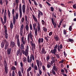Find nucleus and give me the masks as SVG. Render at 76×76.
Wrapping results in <instances>:
<instances>
[{
    "mask_svg": "<svg viewBox=\"0 0 76 76\" xmlns=\"http://www.w3.org/2000/svg\"><path fill=\"white\" fill-rule=\"evenodd\" d=\"M31 66H30L29 67V68L27 69L28 72H29V71H30V70H31Z\"/></svg>",
    "mask_w": 76,
    "mask_h": 76,
    "instance_id": "obj_48",
    "label": "nucleus"
},
{
    "mask_svg": "<svg viewBox=\"0 0 76 76\" xmlns=\"http://www.w3.org/2000/svg\"><path fill=\"white\" fill-rule=\"evenodd\" d=\"M5 40L6 42L5 45H6V46H7V47H9V42H7L6 39H5Z\"/></svg>",
    "mask_w": 76,
    "mask_h": 76,
    "instance_id": "obj_26",
    "label": "nucleus"
},
{
    "mask_svg": "<svg viewBox=\"0 0 76 76\" xmlns=\"http://www.w3.org/2000/svg\"><path fill=\"white\" fill-rule=\"evenodd\" d=\"M56 55L57 58H60V56H59V55L58 54H56Z\"/></svg>",
    "mask_w": 76,
    "mask_h": 76,
    "instance_id": "obj_53",
    "label": "nucleus"
},
{
    "mask_svg": "<svg viewBox=\"0 0 76 76\" xmlns=\"http://www.w3.org/2000/svg\"><path fill=\"white\" fill-rule=\"evenodd\" d=\"M36 62L37 64V66L38 67H39V61L38 60H36Z\"/></svg>",
    "mask_w": 76,
    "mask_h": 76,
    "instance_id": "obj_30",
    "label": "nucleus"
},
{
    "mask_svg": "<svg viewBox=\"0 0 76 76\" xmlns=\"http://www.w3.org/2000/svg\"><path fill=\"white\" fill-rule=\"evenodd\" d=\"M1 22L3 24V25H4V23H5L4 21V22H3V19H2V18H1Z\"/></svg>",
    "mask_w": 76,
    "mask_h": 76,
    "instance_id": "obj_42",
    "label": "nucleus"
},
{
    "mask_svg": "<svg viewBox=\"0 0 76 76\" xmlns=\"http://www.w3.org/2000/svg\"><path fill=\"white\" fill-rule=\"evenodd\" d=\"M18 74L19 76H22V73H21V72H20V71H18Z\"/></svg>",
    "mask_w": 76,
    "mask_h": 76,
    "instance_id": "obj_35",
    "label": "nucleus"
},
{
    "mask_svg": "<svg viewBox=\"0 0 76 76\" xmlns=\"http://www.w3.org/2000/svg\"><path fill=\"white\" fill-rule=\"evenodd\" d=\"M6 10H5V12L4 14V23H6V20L7 19V18H6Z\"/></svg>",
    "mask_w": 76,
    "mask_h": 76,
    "instance_id": "obj_7",
    "label": "nucleus"
},
{
    "mask_svg": "<svg viewBox=\"0 0 76 76\" xmlns=\"http://www.w3.org/2000/svg\"><path fill=\"white\" fill-rule=\"evenodd\" d=\"M64 69L65 70V71L66 73H67L68 71L67 69L66 68H64Z\"/></svg>",
    "mask_w": 76,
    "mask_h": 76,
    "instance_id": "obj_59",
    "label": "nucleus"
},
{
    "mask_svg": "<svg viewBox=\"0 0 76 76\" xmlns=\"http://www.w3.org/2000/svg\"><path fill=\"white\" fill-rule=\"evenodd\" d=\"M22 54V51L19 49L17 50V56H19V54L20 56H21Z\"/></svg>",
    "mask_w": 76,
    "mask_h": 76,
    "instance_id": "obj_9",
    "label": "nucleus"
},
{
    "mask_svg": "<svg viewBox=\"0 0 76 76\" xmlns=\"http://www.w3.org/2000/svg\"><path fill=\"white\" fill-rule=\"evenodd\" d=\"M25 28L27 32H28V31H29V26H28V25H26V26Z\"/></svg>",
    "mask_w": 76,
    "mask_h": 76,
    "instance_id": "obj_20",
    "label": "nucleus"
},
{
    "mask_svg": "<svg viewBox=\"0 0 76 76\" xmlns=\"http://www.w3.org/2000/svg\"><path fill=\"white\" fill-rule=\"evenodd\" d=\"M52 70V73H53V75H56V72H55L54 70H53V69Z\"/></svg>",
    "mask_w": 76,
    "mask_h": 76,
    "instance_id": "obj_38",
    "label": "nucleus"
},
{
    "mask_svg": "<svg viewBox=\"0 0 76 76\" xmlns=\"http://www.w3.org/2000/svg\"><path fill=\"white\" fill-rule=\"evenodd\" d=\"M4 66L5 72L7 74L8 72V67L7 66V62L6 61H4Z\"/></svg>",
    "mask_w": 76,
    "mask_h": 76,
    "instance_id": "obj_4",
    "label": "nucleus"
},
{
    "mask_svg": "<svg viewBox=\"0 0 76 76\" xmlns=\"http://www.w3.org/2000/svg\"><path fill=\"white\" fill-rule=\"evenodd\" d=\"M15 3L16 4H18L19 3V0H15Z\"/></svg>",
    "mask_w": 76,
    "mask_h": 76,
    "instance_id": "obj_60",
    "label": "nucleus"
},
{
    "mask_svg": "<svg viewBox=\"0 0 76 76\" xmlns=\"http://www.w3.org/2000/svg\"><path fill=\"white\" fill-rule=\"evenodd\" d=\"M24 45L23 44H21L20 45V47L21 50H23L24 49Z\"/></svg>",
    "mask_w": 76,
    "mask_h": 76,
    "instance_id": "obj_21",
    "label": "nucleus"
},
{
    "mask_svg": "<svg viewBox=\"0 0 76 76\" xmlns=\"http://www.w3.org/2000/svg\"><path fill=\"white\" fill-rule=\"evenodd\" d=\"M23 61H24V62L25 63H26V61H27V59H26V57H24L23 58Z\"/></svg>",
    "mask_w": 76,
    "mask_h": 76,
    "instance_id": "obj_33",
    "label": "nucleus"
},
{
    "mask_svg": "<svg viewBox=\"0 0 76 76\" xmlns=\"http://www.w3.org/2000/svg\"><path fill=\"white\" fill-rule=\"evenodd\" d=\"M59 38V37L57 36L54 37V39L56 41H57L58 40Z\"/></svg>",
    "mask_w": 76,
    "mask_h": 76,
    "instance_id": "obj_27",
    "label": "nucleus"
},
{
    "mask_svg": "<svg viewBox=\"0 0 76 76\" xmlns=\"http://www.w3.org/2000/svg\"><path fill=\"white\" fill-rule=\"evenodd\" d=\"M69 42H73V40L71 39H69Z\"/></svg>",
    "mask_w": 76,
    "mask_h": 76,
    "instance_id": "obj_52",
    "label": "nucleus"
},
{
    "mask_svg": "<svg viewBox=\"0 0 76 76\" xmlns=\"http://www.w3.org/2000/svg\"><path fill=\"white\" fill-rule=\"evenodd\" d=\"M15 45V42H11L10 46L11 47H14Z\"/></svg>",
    "mask_w": 76,
    "mask_h": 76,
    "instance_id": "obj_15",
    "label": "nucleus"
},
{
    "mask_svg": "<svg viewBox=\"0 0 76 76\" xmlns=\"http://www.w3.org/2000/svg\"><path fill=\"white\" fill-rule=\"evenodd\" d=\"M25 20L26 22H28V19L27 18V16H26V15L25 16Z\"/></svg>",
    "mask_w": 76,
    "mask_h": 76,
    "instance_id": "obj_49",
    "label": "nucleus"
},
{
    "mask_svg": "<svg viewBox=\"0 0 76 76\" xmlns=\"http://www.w3.org/2000/svg\"><path fill=\"white\" fill-rule=\"evenodd\" d=\"M47 66L48 68H50V67H51V65H50V64H48Z\"/></svg>",
    "mask_w": 76,
    "mask_h": 76,
    "instance_id": "obj_61",
    "label": "nucleus"
},
{
    "mask_svg": "<svg viewBox=\"0 0 76 76\" xmlns=\"http://www.w3.org/2000/svg\"><path fill=\"white\" fill-rule=\"evenodd\" d=\"M26 8V6L25 5H23L22 6V9L23 12V13H25V9Z\"/></svg>",
    "mask_w": 76,
    "mask_h": 76,
    "instance_id": "obj_10",
    "label": "nucleus"
},
{
    "mask_svg": "<svg viewBox=\"0 0 76 76\" xmlns=\"http://www.w3.org/2000/svg\"><path fill=\"white\" fill-rule=\"evenodd\" d=\"M52 61H51V64H53V63H55V59H54V58L52 57L51 58Z\"/></svg>",
    "mask_w": 76,
    "mask_h": 76,
    "instance_id": "obj_17",
    "label": "nucleus"
},
{
    "mask_svg": "<svg viewBox=\"0 0 76 76\" xmlns=\"http://www.w3.org/2000/svg\"><path fill=\"white\" fill-rule=\"evenodd\" d=\"M23 29V25L22 24L20 28V30L22 31Z\"/></svg>",
    "mask_w": 76,
    "mask_h": 76,
    "instance_id": "obj_36",
    "label": "nucleus"
},
{
    "mask_svg": "<svg viewBox=\"0 0 76 76\" xmlns=\"http://www.w3.org/2000/svg\"><path fill=\"white\" fill-rule=\"evenodd\" d=\"M0 4L1 5H3V1H2V0H0Z\"/></svg>",
    "mask_w": 76,
    "mask_h": 76,
    "instance_id": "obj_64",
    "label": "nucleus"
},
{
    "mask_svg": "<svg viewBox=\"0 0 76 76\" xmlns=\"http://www.w3.org/2000/svg\"><path fill=\"white\" fill-rule=\"evenodd\" d=\"M49 59H50V56H47L46 58V60L47 61H48V60H49Z\"/></svg>",
    "mask_w": 76,
    "mask_h": 76,
    "instance_id": "obj_46",
    "label": "nucleus"
},
{
    "mask_svg": "<svg viewBox=\"0 0 76 76\" xmlns=\"http://www.w3.org/2000/svg\"><path fill=\"white\" fill-rule=\"evenodd\" d=\"M29 46L28 45L27 46L25 51V50H23V54H24L26 56H28V52H29Z\"/></svg>",
    "mask_w": 76,
    "mask_h": 76,
    "instance_id": "obj_3",
    "label": "nucleus"
},
{
    "mask_svg": "<svg viewBox=\"0 0 76 76\" xmlns=\"http://www.w3.org/2000/svg\"><path fill=\"white\" fill-rule=\"evenodd\" d=\"M64 35H66V31L65 30H64Z\"/></svg>",
    "mask_w": 76,
    "mask_h": 76,
    "instance_id": "obj_62",
    "label": "nucleus"
},
{
    "mask_svg": "<svg viewBox=\"0 0 76 76\" xmlns=\"http://www.w3.org/2000/svg\"><path fill=\"white\" fill-rule=\"evenodd\" d=\"M34 68L35 70H38V67H37V65H35Z\"/></svg>",
    "mask_w": 76,
    "mask_h": 76,
    "instance_id": "obj_31",
    "label": "nucleus"
},
{
    "mask_svg": "<svg viewBox=\"0 0 76 76\" xmlns=\"http://www.w3.org/2000/svg\"><path fill=\"white\" fill-rule=\"evenodd\" d=\"M34 61L35 60V58H34V56L33 55H31L30 57V58H29V56H27V62L28 63H31L32 62V59Z\"/></svg>",
    "mask_w": 76,
    "mask_h": 76,
    "instance_id": "obj_1",
    "label": "nucleus"
},
{
    "mask_svg": "<svg viewBox=\"0 0 76 76\" xmlns=\"http://www.w3.org/2000/svg\"><path fill=\"white\" fill-rule=\"evenodd\" d=\"M10 53H11V48H10L9 49H8L7 50V54L8 56L10 54Z\"/></svg>",
    "mask_w": 76,
    "mask_h": 76,
    "instance_id": "obj_16",
    "label": "nucleus"
},
{
    "mask_svg": "<svg viewBox=\"0 0 76 76\" xmlns=\"http://www.w3.org/2000/svg\"><path fill=\"white\" fill-rule=\"evenodd\" d=\"M34 31L35 36H37V35H38V33L37 32V28H36V30H35Z\"/></svg>",
    "mask_w": 76,
    "mask_h": 76,
    "instance_id": "obj_23",
    "label": "nucleus"
},
{
    "mask_svg": "<svg viewBox=\"0 0 76 76\" xmlns=\"http://www.w3.org/2000/svg\"><path fill=\"white\" fill-rule=\"evenodd\" d=\"M43 41H44V39H43V38H39L38 40V42L39 44H41V42H42V43Z\"/></svg>",
    "mask_w": 76,
    "mask_h": 76,
    "instance_id": "obj_11",
    "label": "nucleus"
},
{
    "mask_svg": "<svg viewBox=\"0 0 76 76\" xmlns=\"http://www.w3.org/2000/svg\"><path fill=\"white\" fill-rule=\"evenodd\" d=\"M50 53L52 54H54L55 55H56V53H57V50L56 49H54L53 50H51Z\"/></svg>",
    "mask_w": 76,
    "mask_h": 76,
    "instance_id": "obj_14",
    "label": "nucleus"
},
{
    "mask_svg": "<svg viewBox=\"0 0 76 76\" xmlns=\"http://www.w3.org/2000/svg\"><path fill=\"white\" fill-rule=\"evenodd\" d=\"M42 53H40L41 54H46V52L44 48L42 49Z\"/></svg>",
    "mask_w": 76,
    "mask_h": 76,
    "instance_id": "obj_13",
    "label": "nucleus"
},
{
    "mask_svg": "<svg viewBox=\"0 0 76 76\" xmlns=\"http://www.w3.org/2000/svg\"><path fill=\"white\" fill-rule=\"evenodd\" d=\"M20 34L21 37H23V30H20Z\"/></svg>",
    "mask_w": 76,
    "mask_h": 76,
    "instance_id": "obj_24",
    "label": "nucleus"
},
{
    "mask_svg": "<svg viewBox=\"0 0 76 76\" xmlns=\"http://www.w3.org/2000/svg\"><path fill=\"white\" fill-rule=\"evenodd\" d=\"M13 23L14 25L15 24V22H16V19H15V16H13Z\"/></svg>",
    "mask_w": 76,
    "mask_h": 76,
    "instance_id": "obj_18",
    "label": "nucleus"
},
{
    "mask_svg": "<svg viewBox=\"0 0 76 76\" xmlns=\"http://www.w3.org/2000/svg\"><path fill=\"white\" fill-rule=\"evenodd\" d=\"M21 41L22 42V44L25 45L26 44V40H24V37H22L21 39Z\"/></svg>",
    "mask_w": 76,
    "mask_h": 76,
    "instance_id": "obj_8",
    "label": "nucleus"
},
{
    "mask_svg": "<svg viewBox=\"0 0 76 76\" xmlns=\"http://www.w3.org/2000/svg\"><path fill=\"white\" fill-rule=\"evenodd\" d=\"M8 47H8V46H7L5 45V48H4L5 50H7V48H8Z\"/></svg>",
    "mask_w": 76,
    "mask_h": 76,
    "instance_id": "obj_58",
    "label": "nucleus"
},
{
    "mask_svg": "<svg viewBox=\"0 0 76 76\" xmlns=\"http://www.w3.org/2000/svg\"><path fill=\"white\" fill-rule=\"evenodd\" d=\"M57 45H56L54 47V50H57V47H58Z\"/></svg>",
    "mask_w": 76,
    "mask_h": 76,
    "instance_id": "obj_43",
    "label": "nucleus"
},
{
    "mask_svg": "<svg viewBox=\"0 0 76 76\" xmlns=\"http://www.w3.org/2000/svg\"><path fill=\"white\" fill-rule=\"evenodd\" d=\"M43 30L44 31V32H47V29L46 28H45V27H43Z\"/></svg>",
    "mask_w": 76,
    "mask_h": 76,
    "instance_id": "obj_34",
    "label": "nucleus"
},
{
    "mask_svg": "<svg viewBox=\"0 0 76 76\" xmlns=\"http://www.w3.org/2000/svg\"><path fill=\"white\" fill-rule=\"evenodd\" d=\"M8 16L9 17H10V11H8Z\"/></svg>",
    "mask_w": 76,
    "mask_h": 76,
    "instance_id": "obj_56",
    "label": "nucleus"
},
{
    "mask_svg": "<svg viewBox=\"0 0 76 76\" xmlns=\"http://www.w3.org/2000/svg\"><path fill=\"white\" fill-rule=\"evenodd\" d=\"M32 17H33V19H34V20L35 22H38L37 19V18H36L35 17L34 15H33Z\"/></svg>",
    "mask_w": 76,
    "mask_h": 76,
    "instance_id": "obj_19",
    "label": "nucleus"
},
{
    "mask_svg": "<svg viewBox=\"0 0 76 76\" xmlns=\"http://www.w3.org/2000/svg\"><path fill=\"white\" fill-rule=\"evenodd\" d=\"M6 2V6H8L7 4H9V2L7 1V0H5Z\"/></svg>",
    "mask_w": 76,
    "mask_h": 76,
    "instance_id": "obj_41",
    "label": "nucleus"
},
{
    "mask_svg": "<svg viewBox=\"0 0 76 76\" xmlns=\"http://www.w3.org/2000/svg\"><path fill=\"white\" fill-rule=\"evenodd\" d=\"M15 19H18V14L17 13L15 15Z\"/></svg>",
    "mask_w": 76,
    "mask_h": 76,
    "instance_id": "obj_44",
    "label": "nucleus"
},
{
    "mask_svg": "<svg viewBox=\"0 0 76 76\" xmlns=\"http://www.w3.org/2000/svg\"><path fill=\"white\" fill-rule=\"evenodd\" d=\"M53 24L54 26V28H56V23H53Z\"/></svg>",
    "mask_w": 76,
    "mask_h": 76,
    "instance_id": "obj_47",
    "label": "nucleus"
},
{
    "mask_svg": "<svg viewBox=\"0 0 76 76\" xmlns=\"http://www.w3.org/2000/svg\"><path fill=\"white\" fill-rule=\"evenodd\" d=\"M30 28L31 31H32V25L31 24L30 25Z\"/></svg>",
    "mask_w": 76,
    "mask_h": 76,
    "instance_id": "obj_51",
    "label": "nucleus"
},
{
    "mask_svg": "<svg viewBox=\"0 0 76 76\" xmlns=\"http://www.w3.org/2000/svg\"><path fill=\"white\" fill-rule=\"evenodd\" d=\"M13 23H11L10 25V28L11 29H12V28H13Z\"/></svg>",
    "mask_w": 76,
    "mask_h": 76,
    "instance_id": "obj_40",
    "label": "nucleus"
},
{
    "mask_svg": "<svg viewBox=\"0 0 76 76\" xmlns=\"http://www.w3.org/2000/svg\"><path fill=\"white\" fill-rule=\"evenodd\" d=\"M33 35L32 34V32L31 31H30L29 33L28 34V42H29V40L30 39L32 41H33Z\"/></svg>",
    "mask_w": 76,
    "mask_h": 76,
    "instance_id": "obj_2",
    "label": "nucleus"
},
{
    "mask_svg": "<svg viewBox=\"0 0 76 76\" xmlns=\"http://www.w3.org/2000/svg\"><path fill=\"white\" fill-rule=\"evenodd\" d=\"M17 44L19 47H20V42L19 40H17Z\"/></svg>",
    "mask_w": 76,
    "mask_h": 76,
    "instance_id": "obj_29",
    "label": "nucleus"
},
{
    "mask_svg": "<svg viewBox=\"0 0 76 76\" xmlns=\"http://www.w3.org/2000/svg\"><path fill=\"white\" fill-rule=\"evenodd\" d=\"M73 7L74 9H75L76 7V4H75L73 5Z\"/></svg>",
    "mask_w": 76,
    "mask_h": 76,
    "instance_id": "obj_63",
    "label": "nucleus"
},
{
    "mask_svg": "<svg viewBox=\"0 0 76 76\" xmlns=\"http://www.w3.org/2000/svg\"><path fill=\"white\" fill-rule=\"evenodd\" d=\"M35 26H36V24L35 23H34V24H33V29L34 30V31H35Z\"/></svg>",
    "mask_w": 76,
    "mask_h": 76,
    "instance_id": "obj_32",
    "label": "nucleus"
},
{
    "mask_svg": "<svg viewBox=\"0 0 76 76\" xmlns=\"http://www.w3.org/2000/svg\"><path fill=\"white\" fill-rule=\"evenodd\" d=\"M5 39L3 40L2 42L1 43V48H3V47H4V44H5Z\"/></svg>",
    "mask_w": 76,
    "mask_h": 76,
    "instance_id": "obj_12",
    "label": "nucleus"
},
{
    "mask_svg": "<svg viewBox=\"0 0 76 76\" xmlns=\"http://www.w3.org/2000/svg\"><path fill=\"white\" fill-rule=\"evenodd\" d=\"M53 70H55V71H57V67L54 66H53Z\"/></svg>",
    "mask_w": 76,
    "mask_h": 76,
    "instance_id": "obj_25",
    "label": "nucleus"
},
{
    "mask_svg": "<svg viewBox=\"0 0 76 76\" xmlns=\"http://www.w3.org/2000/svg\"><path fill=\"white\" fill-rule=\"evenodd\" d=\"M11 69L12 70H15L16 69V68L14 66H12L11 67Z\"/></svg>",
    "mask_w": 76,
    "mask_h": 76,
    "instance_id": "obj_37",
    "label": "nucleus"
},
{
    "mask_svg": "<svg viewBox=\"0 0 76 76\" xmlns=\"http://www.w3.org/2000/svg\"><path fill=\"white\" fill-rule=\"evenodd\" d=\"M72 26H70L69 28V30L70 31H72Z\"/></svg>",
    "mask_w": 76,
    "mask_h": 76,
    "instance_id": "obj_45",
    "label": "nucleus"
},
{
    "mask_svg": "<svg viewBox=\"0 0 76 76\" xmlns=\"http://www.w3.org/2000/svg\"><path fill=\"white\" fill-rule=\"evenodd\" d=\"M38 26H37V29H38V31H39L40 30V26L39 25V23H37Z\"/></svg>",
    "mask_w": 76,
    "mask_h": 76,
    "instance_id": "obj_22",
    "label": "nucleus"
},
{
    "mask_svg": "<svg viewBox=\"0 0 76 76\" xmlns=\"http://www.w3.org/2000/svg\"><path fill=\"white\" fill-rule=\"evenodd\" d=\"M16 38L17 39V41L19 40V35H16Z\"/></svg>",
    "mask_w": 76,
    "mask_h": 76,
    "instance_id": "obj_39",
    "label": "nucleus"
},
{
    "mask_svg": "<svg viewBox=\"0 0 76 76\" xmlns=\"http://www.w3.org/2000/svg\"><path fill=\"white\" fill-rule=\"evenodd\" d=\"M44 38L45 39V40H46V41H47V42H48V38H47V37H44Z\"/></svg>",
    "mask_w": 76,
    "mask_h": 76,
    "instance_id": "obj_54",
    "label": "nucleus"
},
{
    "mask_svg": "<svg viewBox=\"0 0 76 76\" xmlns=\"http://www.w3.org/2000/svg\"><path fill=\"white\" fill-rule=\"evenodd\" d=\"M21 20L22 22V23H23L24 22V21H25V19H24V18H22Z\"/></svg>",
    "mask_w": 76,
    "mask_h": 76,
    "instance_id": "obj_55",
    "label": "nucleus"
},
{
    "mask_svg": "<svg viewBox=\"0 0 76 76\" xmlns=\"http://www.w3.org/2000/svg\"><path fill=\"white\" fill-rule=\"evenodd\" d=\"M30 44L32 46V51H33V52H34V51L35 50V45L34 43L33 44V42L32 41H31L30 42Z\"/></svg>",
    "mask_w": 76,
    "mask_h": 76,
    "instance_id": "obj_5",
    "label": "nucleus"
},
{
    "mask_svg": "<svg viewBox=\"0 0 76 76\" xmlns=\"http://www.w3.org/2000/svg\"><path fill=\"white\" fill-rule=\"evenodd\" d=\"M12 76H15V71H13L12 72Z\"/></svg>",
    "mask_w": 76,
    "mask_h": 76,
    "instance_id": "obj_50",
    "label": "nucleus"
},
{
    "mask_svg": "<svg viewBox=\"0 0 76 76\" xmlns=\"http://www.w3.org/2000/svg\"><path fill=\"white\" fill-rule=\"evenodd\" d=\"M19 10L20 12V18H21L22 15V6H21V4H20L19 5Z\"/></svg>",
    "mask_w": 76,
    "mask_h": 76,
    "instance_id": "obj_6",
    "label": "nucleus"
},
{
    "mask_svg": "<svg viewBox=\"0 0 76 76\" xmlns=\"http://www.w3.org/2000/svg\"><path fill=\"white\" fill-rule=\"evenodd\" d=\"M4 35L5 38L7 39V38H8V34H7V33H6L4 34Z\"/></svg>",
    "mask_w": 76,
    "mask_h": 76,
    "instance_id": "obj_28",
    "label": "nucleus"
},
{
    "mask_svg": "<svg viewBox=\"0 0 76 76\" xmlns=\"http://www.w3.org/2000/svg\"><path fill=\"white\" fill-rule=\"evenodd\" d=\"M39 73L40 75H41V74H42V71H41V70L40 69L39 70Z\"/></svg>",
    "mask_w": 76,
    "mask_h": 76,
    "instance_id": "obj_57",
    "label": "nucleus"
}]
</instances>
